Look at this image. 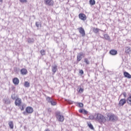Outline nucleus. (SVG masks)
I'll return each instance as SVG.
<instances>
[{
    "label": "nucleus",
    "instance_id": "15",
    "mask_svg": "<svg viewBox=\"0 0 131 131\" xmlns=\"http://www.w3.org/2000/svg\"><path fill=\"white\" fill-rule=\"evenodd\" d=\"M110 54L113 56H115V55H117V51L115 50H112L110 51Z\"/></svg>",
    "mask_w": 131,
    "mask_h": 131
},
{
    "label": "nucleus",
    "instance_id": "36",
    "mask_svg": "<svg viewBox=\"0 0 131 131\" xmlns=\"http://www.w3.org/2000/svg\"><path fill=\"white\" fill-rule=\"evenodd\" d=\"M88 113H89V112L86 110L84 109V111L83 112V114L86 115L88 114Z\"/></svg>",
    "mask_w": 131,
    "mask_h": 131
},
{
    "label": "nucleus",
    "instance_id": "13",
    "mask_svg": "<svg viewBox=\"0 0 131 131\" xmlns=\"http://www.w3.org/2000/svg\"><path fill=\"white\" fill-rule=\"evenodd\" d=\"M13 82L14 84L15 85H17V84H19V82H20V81L19 80V79L18 78H14L13 79Z\"/></svg>",
    "mask_w": 131,
    "mask_h": 131
},
{
    "label": "nucleus",
    "instance_id": "19",
    "mask_svg": "<svg viewBox=\"0 0 131 131\" xmlns=\"http://www.w3.org/2000/svg\"><path fill=\"white\" fill-rule=\"evenodd\" d=\"M28 42L29 43H33L34 42V39L29 38L28 39Z\"/></svg>",
    "mask_w": 131,
    "mask_h": 131
},
{
    "label": "nucleus",
    "instance_id": "17",
    "mask_svg": "<svg viewBox=\"0 0 131 131\" xmlns=\"http://www.w3.org/2000/svg\"><path fill=\"white\" fill-rule=\"evenodd\" d=\"M8 125H9V127L11 129H13L14 128V123H13V121H11L8 123Z\"/></svg>",
    "mask_w": 131,
    "mask_h": 131
},
{
    "label": "nucleus",
    "instance_id": "40",
    "mask_svg": "<svg viewBox=\"0 0 131 131\" xmlns=\"http://www.w3.org/2000/svg\"><path fill=\"white\" fill-rule=\"evenodd\" d=\"M20 3H27V0H20Z\"/></svg>",
    "mask_w": 131,
    "mask_h": 131
},
{
    "label": "nucleus",
    "instance_id": "25",
    "mask_svg": "<svg viewBox=\"0 0 131 131\" xmlns=\"http://www.w3.org/2000/svg\"><path fill=\"white\" fill-rule=\"evenodd\" d=\"M36 26L37 27V28H39V27H41V24H40V22L39 21H36Z\"/></svg>",
    "mask_w": 131,
    "mask_h": 131
},
{
    "label": "nucleus",
    "instance_id": "27",
    "mask_svg": "<svg viewBox=\"0 0 131 131\" xmlns=\"http://www.w3.org/2000/svg\"><path fill=\"white\" fill-rule=\"evenodd\" d=\"M84 62L86 64V65H90V61L89 59H88V58H85L84 59Z\"/></svg>",
    "mask_w": 131,
    "mask_h": 131
},
{
    "label": "nucleus",
    "instance_id": "10",
    "mask_svg": "<svg viewBox=\"0 0 131 131\" xmlns=\"http://www.w3.org/2000/svg\"><path fill=\"white\" fill-rule=\"evenodd\" d=\"M125 103H126V100L125 99H122L120 100L118 105L120 107L121 106H123Z\"/></svg>",
    "mask_w": 131,
    "mask_h": 131
},
{
    "label": "nucleus",
    "instance_id": "12",
    "mask_svg": "<svg viewBox=\"0 0 131 131\" xmlns=\"http://www.w3.org/2000/svg\"><path fill=\"white\" fill-rule=\"evenodd\" d=\"M125 53L128 54V55H130V54H131V48L130 47H125Z\"/></svg>",
    "mask_w": 131,
    "mask_h": 131
},
{
    "label": "nucleus",
    "instance_id": "22",
    "mask_svg": "<svg viewBox=\"0 0 131 131\" xmlns=\"http://www.w3.org/2000/svg\"><path fill=\"white\" fill-rule=\"evenodd\" d=\"M24 86L26 88H29V86H30V83L28 81H25L24 83Z\"/></svg>",
    "mask_w": 131,
    "mask_h": 131
},
{
    "label": "nucleus",
    "instance_id": "30",
    "mask_svg": "<svg viewBox=\"0 0 131 131\" xmlns=\"http://www.w3.org/2000/svg\"><path fill=\"white\" fill-rule=\"evenodd\" d=\"M40 54H41V56H45V55H46V50H41L40 51Z\"/></svg>",
    "mask_w": 131,
    "mask_h": 131
},
{
    "label": "nucleus",
    "instance_id": "39",
    "mask_svg": "<svg viewBox=\"0 0 131 131\" xmlns=\"http://www.w3.org/2000/svg\"><path fill=\"white\" fill-rule=\"evenodd\" d=\"M84 110V109H80L79 110V112H80V113H83Z\"/></svg>",
    "mask_w": 131,
    "mask_h": 131
},
{
    "label": "nucleus",
    "instance_id": "35",
    "mask_svg": "<svg viewBox=\"0 0 131 131\" xmlns=\"http://www.w3.org/2000/svg\"><path fill=\"white\" fill-rule=\"evenodd\" d=\"M11 99H12V100H15V99H16V97L15 96V94H12L11 95Z\"/></svg>",
    "mask_w": 131,
    "mask_h": 131
},
{
    "label": "nucleus",
    "instance_id": "23",
    "mask_svg": "<svg viewBox=\"0 0 131 131\" xmlns=\"http://www.w3.org/2000/svg\"><path fill=\"white\" fill-rule=\"evenodd\" d=\"M89 119H91V120H94L95 119L96 120V114L94 115H91L89 116Z\"/></svg>",
    "mask_w": 131,
    "mask_h": 131
},
{
    "label": "nucleus",
    "instance_id": "26",
    "mask_svg": "<svg viewBox=\"0 0 131 131\" xmlns=\"http://www.w3.org/2000/svg\"><path fill=\"white\" fill-rule=\"evenodd\" d=\"M93 32H94V33H98V32H99V31H101V30L98 29V28H94L93 29Z\"/></svg>",
    "mask_w": 131,
    "mask_h": 131
},
{
    "label": "nucleus",
    "instance_id": "28",
    "mask_svg": "<svg viewBox=\"0 0 131 131\" xmlns=\"http://www.w3.org/2000/svg\"><path fill=\"white\" fill-rule=\"evenodd\" d=\"M51 104L52 106H56L57 105V102L54 100V99H52Z\"/></svg>",
    "mask_w": 131,
    "mask_h": 131
},
{
    "label": "nucleus",
    "instance_id": "6",
    "mask_svg": "<svg viewBox=\"0 0 131 131\" xmlns=\"http://www.w3.org/2000/svg\"><path fill=\"white\" fill-rule=\"evenodd\" d=\"M56 117L58 119V121L63 122L64 121V116L60 115V113H56Z\"/></svg>",
    "mask_w": 131,
    "mask_h": 131
},
{
    "label": "nucleus",
    "instance_id": "7",
    "mask_svg": "<svg viewBox=\"0 0 131 131\" xmlns=\"http://www.w3.org/2000/svg\"><path fill=\"white\" fill-rule=\"evenodd\" d=\"M22 103V101L20 98H17L15 101V106H18V107H20L21 106V103Z\"/></svg>",
    "mask_w": 131,
    "mask_h": 131
},
{
    "label": "nucleus",
    "instance_id": "8",
    "mask_svg": "<svg viewBox=\"0 0 131 131\" xmlns=\"http://www.w3.org/2000/svg\"><path fill=\"white\" fill-rule=\"evenodd\" d=\"M79 18L82 21H85L86 20V15L83 13H80L79 14Z\"/></svg>",
    "mask_w": 131,
    "mask_h": 131
},
{
    "label": "nucleus",
    "instance_id": "38",
    "mask_svg": "<svg viewBox=\"0 0 131 131\" xmlns=\"http://www.w3.org/2000/svg\"><path fill=\"white\" fill-rule=\"evenodd\" d=\"M79 73H80V74H81V75H83V70H80L79 71Z\"/></svg>",
    "mask_w": 131,
    "mask_h": 131
},
{
    "label": "nucleus",
    "instance_id": "18",
    "mask_svg": "<svg viewBox=\"0 0 131 131\" xmlns=\"http://www.w3.org/2000/svg\"><path fill=\"white\" fill-rule=\"evenodd\" d=\"M4 101H5V104H11V101L8 98H5Z\"/></svg>",
    "mask_w": 131,
    "mask_h": 131
},
{
    "label": "nucleus",
    "instance_id": "31",
    "mask_svg": "<svg viewBox=\"0 0 131 131\" xmlns=\"http://www.w3.org/2000/svg\"><path fill=\"white\" fill-rule=\"evenodd\" d=\"M88 126L91 128V129H94V126L92 123L88 124Z\"/></svg>",
    "mask_w": 131,
    "mask_h": 131
},
{
    "label": "nucleus",
    "instance_id": "5",
    "mask_svg": "<svg viewBox=\"0 0 131 131\" xmlns=\"http://www.w3.org/2000/svg\"><path fill=\"white\" fill-rule=\"evenodd\" d=\"M44 4L46 6L53 7L54 6V1L53 0H44Z\"/></svg>",
    "mask_w": 131,
    "mask_h": 131
},
{
    "label": "nucleus",
    "instance_id": "42",
    "mask_svg": "<svg viewBox=\"0 0 131 131\" xmlns=\"http://www.w3.org/2000/svg\"><path fill=\"white\" fill-rule=\"evenodd\" d=\"M45 131H50L49 129V128H47V129H46L45 130Z\"/></svg>",
    "mask_w": 131,
    "mask_h": 131
},
{
    "label": "nucleus",
    "instance_id": "33",
    "mask_svg": "<svg viewBox=\"0 0 131 131\" xmlns=\"http://www.w3.org/2000/svg\"><path fill=\"white\" fill-rule=\"evenodd\" d=\"M67 102L68 103V104H73V101L70 100H67Z\"/></svg>",
    "mask_w": 131,
    "mask_h": 131
},
{
    "label": "nucleus",
    "instance_id": "9",
    "mask_svg": "<svg viewBox=\"0 0 131 131\" xmlns=\"http://www.w3.org/2000/svg\"><path fill=\"white\" fill-rule=\"evenodd\" d=\"M52 71L53 74H55L58 71V66L56 64H54L52 66Z\"/></svg>",
    "mask_w": 131,
    "mask_h": 131
},
{
    "label": "nucleus",
    "instance_id": "34",
    "mask_svg": "<svg viewBox=\"0 0 131 131\" xmlns=\"http://www.w3.org/2000/svg\"><path fill=\"white\" fill-rule=\"evenodd\" d=\"M79 93L81 94V93H83V89L80 88L79 90Z\"/></svg>",
    "mask_w": 131,
    "mask_h": 131
},
{
    "label": "nucleus",
    "instance_id": "21",
    "mask_svg": "<svg viewBox=\"0 0 131 131\" xmlns=\"http://www.w3.org/2000/svg\"><path fill=\"white\" fill-rule=\"evenodd\" d=\"M89 3L91 6L96 5V1L95 0H90Z\"/></svg>",
    "mask_w": 131,
    "mask_h": 131
},
{
    "label": "nucleus",
    "instance_id": "1",
    "mask_svg": "<svg viewBox=\"0 0 131 131\" xmlns=\"http://www.w3.org/2000/svg\"><path fill=\"white\" fill-rule=\"evenodd\" d=\"M106 121H112L113 122H115L118 120V117L115 115L114 114L108 113L105 116Z\"/></svg>",
    "mask_w": 131,
    "mask_h": 131
},
{
    "label": "nucleus",
    "instance_id": "44",
    "mask_svg": "<svg viewBox=\"0 0 131 131\" xmlns=\"http://www.w3.org/2000/svg\"><path fill=\"white\" fill-rule=\"evenodd\" d=\"M0 3H3V0H0Z\"/></svg>",
    "mask_w": 131,
    "mask_h": 131
},
{
    "label": "nucleus",
    "instance_id": "37",
    "mask_svg": "<svg viewBox=\"0 0 131 131\" xmlns=\"http://www.w3.org/2000/svg\"><path fill=\"white\" fill-rule=\"evenodd\" d=\"M127 103L128 104H129V105H131V99H127Z\"/></svg>",
    "mask_w": 131,
    "mask_h": 131
},
{
    "label": "nucleus",
    "instance_id": "41",
    "mask_svg": "<svg viewBox=\"0 0 131 131\" xmlns=\"http://www.w3.org/2000/svg\"><path fill=\"white\" fill-rule=\"evenodd\" d=\"M123 95L124 97L125 98H126V93L124 92L123 94Z\"/></svg>",
    "mask_w": 131,
    "mask_h": 131
},
{
    "label": "nucleus",
    "instance_id": "43",
    "mask_svg": "<svg viewBox=\"0 0 131 131\" xmlns=\"http://www.w3.org/2000/svg\"><path fill=\"white\" fill-rule=\"evenodd\" d=\"M128 99H131V95H130V96H129V97L128 98Z\"/></svg>",
    "mask_w": 131,
    "mask_h": 131
},
{
    "label": "nucleus",
    "instance_id": "16",
    "mask_svg": "<svg viewBox=\"0 0 131 131\" xmlns=\"http://www.w3.org/2000/svg\"><path fill=\"white\" fill-rule=\"evenodd\" d=\"M124 76H125V77H126L127 78H131L130 74H129V73H128L127 72H124Z\"/></svg>",
    "mask_w": 131,
    "mask_h": 131
},
{
    "label": "nucleus",
    "instance_id": "29",
    "mask_svg": "<svg viewBox=\"0 0 131 131\" xmlns=\"http://www.w3.org/2000/svg\"><path fill=\"white\" fill-rule=\"evenodd\" d=\"M77 105L78 107H83V103H82L77 102Z\"/></svg>",
    "mask_w": 131,
    "mask_h": 131
},
{
    "label": "nucleus",
    "instance_id": "24",
    "mask_svg": "<svg viewBox=\"0 0 131 131\" xmlns=\"http://www.w3.org/2000/svg\"><path fill=\"white\" fill-rule=\"evenodd\" d=\"M46 100L48 103H51L52 101L53 100V98H52L51 97H47L46 98Z\"/></svg>",
    "mask_w": 131,
    "mask_h": 131
},
{
    "label": "nucleus",
    "instance_id": "11",
    "mask_svg": "<svg viewBox=\"0 0 131 131\" xmlns=\"http://www.w3.org/2000/svg\"><path fill=\"white\" fill-rule=\"evenodd\" d=\"M79 31L80 33V34L82 35V36L84 37V36H85V31H84V29L82 28H80L79 29Z\"/></svg>",
    "mask_w": 131,
    "mask_h": 131
},
{
    "label": "nucleus",
    "instance_id": "20",
    "mask_svg": "<svg viewBox=\"0 0 131 131\" xmlns=\"http://www.w3.org/2000/svg\"><path fill=\"white\" fill-rule=\"evenodd\" d=\"M104 38H105V39L106 40H110V37L107 34H105L104 35Z\"/></svg>",
    "mask_w": 131,
    "mask_h": 131
},
{
    "label": "nucleus",
    "instance_id": "4",
    "mask_svg": "<svg viewBox=\"0 0 131 131\" xmlns=\"http://www.w3.org/2000/svg\"><path fill=\"white\" fill-rule=\"evenodd\" d=\"M85 55V54H84V53H83L82 52L79 53L77 56V62H80V61H81V59H82V58H84Z\"/></svg>",
    "mask_w": 131,
    "mask_h": 131
},
{
    "label": "nucleus",
    "instance_id": "3",
    "mask_svg": "<svg viewBox=\"0 0 131 131\" xmlns=\"http://www.w3.org/2000/svg\"><path fill=\"white\" fill-rule=\"evenodd\" d=\"M33 113V108L31 106H28L26 108V111L23 113L24 115H28Z\"/></svg>",
    "mask_w": 131,
    "mask_h": 131
},
{
    "label": "nucleus",
    "instance_id": "2",
    "mask_svg": "<svg viewBox=\"0 0 131 131\" xmlns=\"http://www.w3.org/2000/svg\"><path fill=\"white\" fill-rule=\"evenodd\" d=\"M95 120L98 121L99 123H104V122H106V117H104L100 114L97 113L95 114Z\"/></svg>",
    "mask_w": 131,
    "mask_h": 131
},
{
    "label": "nucleus",
    "instance_id": "32",
    "mask_svg": "<svg viewBox=\"0 0 131 131\" xmlns=\"http://www.w3.org/2000/svg\"><path fill=\"white\" fill-rule=\"evenodd\" d=\"M19 109H20L21 111H23L24 110V105H21L19 106Z\"/></svg>",
    "mask_w": 131,
    "mask_h": 131
},
{
    "label": "nucleus",
    "instance_id": "14",
    "mask_svg": "<svg viewBox=\"0 0 131 131\" xmlns=\"http://www.w3.org/2000/svg\"><path fill=\"white\" fill-rule=\"evenodd\" d=\"M20 73L22 75H26L28 73L27 70H26V69H22L20 70Z\"/></svg>",
    "mask_w": 131,
    "mask_h": 131
}]
</instances>
